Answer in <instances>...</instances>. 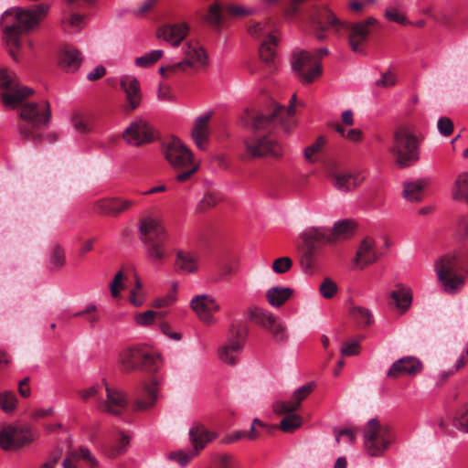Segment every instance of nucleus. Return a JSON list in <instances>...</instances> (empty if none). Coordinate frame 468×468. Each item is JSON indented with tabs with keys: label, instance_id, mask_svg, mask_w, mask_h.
<instances>
[{
	"label": "nucleus",
	"instance_id": "obj_1",
	"mask_svg": "<svg viewBox=\"0 0 468 468\" xmlns=\"http://www.w3.org/2000/svg\"><path fill=\"white\" fill-rule=\"evenodd\" d=\"M0 88L3 90L1 98L4 105L9 109L19 107L20 118L27 122L17 126L19 136L27 141H38L40 135L37 131L46 127L51 118L48 101L23 103L34 90L22 85L16 75L7 69H0Z\"/></svg>",
	"mask_w": 468,
	"mask_h": 468
},
{
	"label": "nucleus",
	"instance_id": "obj_2",
	"mask_svg": "<svg viewBox=\"0 0 468 468\" xmlns=\"http://www.w3.org/2000/svg\"><path fill=\"white\" fill-rule=\"evenodd\" d=\"M376 23L377 20L373 17L356 24L342 22L326 6L315 10L311 17V27L317 39H325L326 33L330 31L338 33L346 30L349 32V45L352 50L358 54H365L364 45L370 33L369 27Z\"/></svg>",
	"mask_w": 468,
	"mask_h": 468
},
{
	"label": "nucleus",
	"instance_id": "obj_3",
	"mask_svg": "<svg viewBox=\"0 0 468 468\" xmlns=\"http://www.w3.org/2000/svg\"><path fill=\"white\" fill-rule=\"evenodd\" d=\"M48 10L49 5L41 3L30 8L12 7L2 15L0 25L3 39L14 59L17 60L14 48L20 47L21 36L37 27Z\"/></svg>",
	"mask_w": 468,
	"mask_h": 468
},
{
	"label": "nucleus",
	"instance_id": "obj_4",
	"mask_svg": "<svg viewBox=\"0 0 468 468\" xmlns=\"http://www.w3.org/2000/svg\"><path fill=\"white\" fill-rule=\"evenodd\" d=\"M138 237L147 261L154 267H162L170 257L168 232L162 220L152 216L144 218L138 226Z\"/></svg>",
	"mask_w": 468,
	"mask_h": 468
},
{
	"label": "nucleus",
	"instance_id": "obj_5",
	"mask_svg": "<svg viewBox=\"0 0 468 468\" xmlns=\"http://www.w3.org/2000/svg\"><path fill=\"white\" fill-rule=\"evenodd\" d=\"M161 154L169 166L176 172V182L188 181L199 170L200 162L178 137L165 139L161 144Z\"/></svg>",
	"mask_w": 468,
	"mask_h": 468
},
{
	"label": "nucleus",
	"instance_id": "obj_6",
	"mask_svg": "<svg viewBox=\"0 0 468 468\" xmlns=\"http://www.w3.org/2000/svg\"><path fill=\"white\" fill-rule=\"evenodd\" d=\"M420 144L412 124L398 126L393 132L389 149L396 165L400 168L415 165L420 160Z\"/></svg>",
	"mask_w": 468,
	"mask_h": 468
},
{
	"label": "nucleus",
	"instance_id": "obj_7",
	"mask_svg": "<svg viewBox=\"0 0 468 468\" xmlns=\"http://www.w3.org/2000/svg\"><path fill=\"white\" fill-rule=\"evenodd\" d=\"M463 270V261L457 252L442 255L434 262L438 282L448 294H456L464 286L465 275Z\"/></svg>",
	"mask_w": 468,
	"mask_h": 468
},
{
	"label": "nucleus",
	"instance_id": "obj_8",
	"mask_svg": "<svg viewBox=\"0 0 468 468\" xmlns=\"http://www.w3.org/2000/svg\"><path fill=\"white\" fill-rule=\"evenodd\" d=\"M119 364L122 370L155 371L158 367L159 356L147 346H134L124 348L119 354Z\"/></svg>",
	"mask_w": 468,
	"mask_h": 468
},
{
	"label": "nucleus",
	"instance_id": "obj_9",
	"mask_svg": "<svg viewBox=\"0 0 468 468\" xmlns=\"http://www.w3.org/2000/svg\"><path fill=\"white\" fill-rule=\"evenodd\" d=\"M327 54L328 49L326 48H321L315 53L302 50L293 54L292 67L302 82L311 83L321 75L320 60Z\"/></svg>",
	"mask_w": 468,
	"mask_h": 468
},
{
	"label": "nucleus",
	"instance_id": "obj_10",
	"mask_svg": "<svg viewBox=\"0 0 468 468\" xmlns=\"http://www.w3.org/2000/svg\"><path fill=\"white\" fill-rule=\"evenodd\" d=\"M247 30L251 37L262 39L259 48L261 58L266 63L272 62L276 54L278 37L274 34L271 21L265 19L259 22H250Z\"/></svg>",
	"mask_w": 468,
	"mask_h": 468
},
{
	"label": "nucleus",
	"instance_id": "obj_11",
	"mask_svg": "<svg viewBox=\"0 0 468 468\" xmlns=\"http://www.w3.org/2000/svg\"><path fill=\"white\" fill-rule=\"evenodd\" d=\"M393 440L391 429L380 425L377 419H371L364 433V444L367 453L371 456H379L388 447Z\"/></svg>",
	"mask_w": 468,
	"mask_h": 468
},
{
	"label": "nucleus",
	"instance_id": "obj_12",
	"mask_svg": "<svg viewBox=\"0 0 468 468\" xmlns=\"http://www.w3.org/2000/svg\"><path fill=\"white\" fill-rule=\"evenodd\" d=\"M37 432L28 426L5 425L0 426V447L13 450L35 440Z\"/></svg>",
	"mask_w": 468,
	"mask_h": 468
},
{
	"label": "nucleus",
	"instance_id": "obj_13",
	"mask_svg": "<svg viewBox=\"0 0 468 468\" xmlns=\"http://www.w3.org/2000/svg\"><path fill=\"white\" fill-rule=\"evenodd\" d=\"M246 152L250 158H260L266 155L280 157L282 155L281 144L268 135L254 134L244 140Z\"/></svg>",
	"mask_w": 468,
	"mask_h": 468
},
{
	"label": "nucleus",
	"instance_id": "obj_14",
	"mask_svg": "<svg viewBox=\"0 0 468 468\" xmlns=\"http://www.w3.org/2000/svg\"><path fill=\"white\" fill-rule=\"evenodd\" d=\"M182 51L185 58L177 62V69H181L183 73H189L192 70L205 68L207 64V52L198 42L186 41Z\"/></svg>",
	"mask_w": 468,
	"mask_h": 468
},
{
	"label": "nucleus",
	"instance_id": "obj_15",
	"mask_svg": "<svg viewBox=\"0 0 468 468\" xmlns=\"http://www.w3.org/2000/svg\"><path fill=\"white\" fill-rule=\"evenodd\" d=\"M246 338V329L239 325L232 327L227 342L219 348L218 356L226 364H236L238 357L241 354Z\"/></svg>",
	"mask_w": 468,
	"mask_h": 468
},
{
	"label": "nucleus",
	"instance_id": "obj_16",
	"mask_svg": "<svg viewBox=\"0 0 468 468\" xmlns=\"http://www.w3.org/2000/svg\"><path fill=\"white\" fill-rule=\"evenodd\" d=\"M296 101V95H293L291 100V105L285 111L282 106L273 104L271 112L270 113H258L253 117L252 127L256 131H271L276 127L277 124H282V116L287 113L292 116L294 114V103Z\"/></svg>",
	"mask_w": 468,
	"mask_h": 468
},
{
	"label": "nucleus",
	"instance_id": "obj_17",
	"mask_svg": "<svg viewBox=\"0 0 468 468\" xmlns=\"http://www.w3.org/2000/svg\"><path fill=\"white\" fill-rule=\"evenodd\" d=\"M190 308L196 314L197 318L207 325L216 323L214 314L220 310V305L214 296L211 294L195 295L189 303Z\"/></svg>",
	"mask_w": 468,
	"mask_h": 468
},
{
	"label": "nucleus",
	"instance_id": "obj_18",
	"mask_svg": "<svg viewBox=\"0 0 468 468\" xmlns=\"http://www.w3.org/2000/svg\"><path fill=\"white\" fill-rule=\"evenodd\" d=\"M127 405L128 399L125 393L107 385L104 397L99 404V410L112 415H120L126 410Z\"/></svg>",
	"mask_w": 468,
	"mask_h": 468
},
{
	"label": "nucleus",
	"instance_id": "obj_19",
	"mask_svg": "<svg viewBox=\"0 0 468 468\" xmlns=\"http://www.w3.org/2000/svg\"><path fill=\"white\" fill-rule=\"evenodd\" d=\"M122 137L128 144L138 146L150 143L154 134L150 125L145 121L138 119L124 130Z\"/></svg>",
	"mask_w": 468,
	"mask_h": 468
},
{
	"label": "nucleus",
	"instance_id": "obj_20",
	"mask_svg": "<svg viewBox=\"0 0 468 468\" xmlns=\"http://www.w3.org/2000/svg\"><path fill=\"white\" fill-rule=\"evenodd\" d=\"M422 370V363L415 356L401 357L391 365L387 376L390 378H399L404 376H416Z\"/></svg>",
	"mask_w": 468,
	"mask_h": 468
},
{
	"label": "nucleus",
	"instance_id": "obj_21",
	"mask_svg": "<svg viewBox=\"0 0 468 468\" xmlns=\"http://www.w3.org/2000/svg\"><path fill=\"white\" fill-rule=\"evenodd\" d=\"M134 204L133 200L121 197L102 198L95 202L93 210L97 214L115 217L128 210Z\"/></svg>",
	"mask_w": 468,
	"mask_h": 468
},
{
	"label": "nucleus",
	"instance_id": "obj_22",
	"mask_svg": "<svg viewBox=\"0 0 468 468\" xmlns=\"http://www.w3.org/2000/svg\"><path fill=\"white\" fill-rule=\"evenodd\" d=\"M212 112H205L201 115L197 116L194 122L193 128L191 131V138L199 150H206L209 135L210 127L209 120L211 119Z\"/></svg>",
	"mask_w": 468,
	"mask_h": 468
},
{
	"label": "nucleus",
	"instance_id": "obj_23",
	"mask_svg": "<svg viewBox=\"0 0 468 468\" xmlns=\"http://www.w3.org/2000/svg\"><path fill=\"white\" fill-rule=\"evenodd\" d=\"M314 384L313 382L307 383L297 388L292 398L289 401H276L273 404V410L277 414H285L295 411L301 405V402L309 396L313 391Z\"/></svg>",
	"mask_w": 468,
	"mask_h": 468
},
{
	"label": "nucleus",
	"instance_id": "obj_24",
	"mask_svg": "<svg viewBox=\"0 0 468 468\" xmlns=\"http://www.w3.org/2000/svg\"><path fill=\"white\" fill-rule=\"evenodd\" d=\"M175 266L182 274L196 273L200 266V253L196 250H179L176 255Z\"/></svg>",
	"mask_w": 468,
	"mask_h": 468
},
{
	"label": "nucleus",
	"instance_id": "obj_25",
	"mask_svg": "<svg viewBox=\"0 0 468 468\" xmlns=\"http://www.w3.org/2000/svg\"><path fill=\"white\" fill-rule=\"evenodd\" d=\"M121 87L125 93L127 101L124 110L132 112L138 108L142 101L139 81L133 76H123L121 79Z\"/></svg>",
	"mask_w": 468,
	"mask_h": 468
},
{
	"label": "nucleus",
	"instance_id": "obj_26",
	"mask_svg": "<svg viewBox=\"0 0 468 468\" xmlns=\"http://www.w3.org/2000/svg\"><path fill=\"white\" fill-rule=\"evenodd\" d=\"M189 27L186 23H175L165 25L159 28L157 37L172 46H178L179 43L186 37Z\"/></svg>",
	"mask_w": 468,
	"mask_h": 468
},
{
	"label": "nucleus",
	"instance_id": "obj_27",
	"mask_svg": "<svg viewBox=\"0 0 468 468\" xmlns=\"http://www.w3.org/2000/svg\"><path fill=\"white\" fill-rule=\"evenodd\" d=\"M82 62L80 52L71 46H64L60 48L58 57V67L66 72L76 71Z\"/></svg>",
	"mask_w": 468,
	"mask_h": 468
},
{
	"label": "nucleus",
	"instance_id": "obj_28",
	"mask_svg": "<svg viewBox=\"0 0 468 468\" xmlns=\"http://www.w3.org/2000/svg\"><path fill=\"white\" fill-rule=\"evenodd\" d=\"M334 186L341 192H349L361 185L363 177L348 171L335 172L331 176Z\"/></svg>",
	"mask_w": 468,
	"mask_h": 468
},
{
	"label": "nucleus",
	"instance_id": "obj_29",
	"mask_svg": "<svg viewBox=\"0 0 468 468\" xmlns=\"http://www.w3.org/2000/svg\"><path fill=\"white\" fill-rule=\"evenodd\" d=\"M60 26L69 34H77L86 26V15L64 9L61 14Z\"/></svg>",
	"mask_w": 468,
	"mask_h": 468
},
{
	"label": "nucleus",
	"instance_id": "obj_30",
	"mask_svg": "<svg viewBox=\"0 0 468 468\" xmlns=\"http://www.w3.org/2000/svg\"><path fill=\"white\" fill-rule=\"evenodd\" d=\"M216 438V433L209 431L203 424L195 423L189 429V440L196 453Z\"/></svg>",
	"mask_w": 468,
	"mask_h": 468
},
{
	"label": "nucleus",
	"instance_id": "obj_31",
	"mask_svg": "<svg viewBox=\"0 0 468 468\" xmlns=\"http://www.w3.org/2000/svg\"><path fill=\"white\" fill-rule=\"evenodd\" d=\"M377 260V252L375 250V242L371 238H366L362 240L355 259V263L363 269L368 264L375 262Z\"/></svg>",
	"mask_w": 468,
	"mask_h": 468
},
{
	"label": "nucleus",
	"instance_id": "obj_32",
	"mask_svg": "<svg viewBox=\"0 0 468 468\" xmlns=\"http://www.w3.org/2000/svg\"><path fill=\"white\" fill-rule=\"evenodd\" d=\"M304 242L311 248L332 244L330 233L324 228H310L303 233Z\"/></svg>",
	"mask_w": 468,
	"mask_h": 468
},
{
	"label": "nucleus",
	"instance_id": "obj_33",
	"mask_svg": "<svg viewBox=\"0 0 468 468\" xmlns=\"http://www.w3.org/2000/svg\"><path fill=\"white\" fill-rule=\"evenodd\" d=\"M293 295V290L290 287L273 286L266 291V299L270 305L281 307Z\"/></svg>",
	"mask_w": 468,
	"mask_h": 468
},
{
	"label": "nucleus",
	"instance_id": "obj_34",
	"mask_svg": "<svg viewBox=\"0 0 468 468\" xmlns=\"http://www.w3.org/2000/svg\"><path fill=\"white\" fill-rule=\"evenodd\" d=\"M158 387L155 381L144 384L143 396H147L146 399L139 398L135 401V409L137 410H145L152 408L157 399Z\"/></svg>",
	"mask_w": 468,
	"mask_h": 468
},
{
	"label": "nucleus",
	"instance_id": "obj_35",
	"mask_svg": "<svg viewBox=\"0 0 468 468\" xmlns=\"http://www.w3.org/2000/svg\"><path fill=\"white\" fill-rule=\"evenodd\" d=\"M107 384L102 381L101 383L95 384L86 388L80 389L78 391V395L83 402H89L93 400L97 408L99 409V404L101 402L104 397V391Z\"/></svg>",
	"mask_w": 468,
	"mask_h": 468
},
{
	"label": "nucleus",
	"instance_id": "obj_36",
	"mask_svg": "<svg viewBox=\"0 0 468 468\" xmlns=\"http://www.w3.org/2000/svg\"><path fill=\"white\" fill-rule=\"evenodd\" d=\"M355 228V222L350 219H344L335 222L331 232H329L332 237V244L335 243L339 239L349 238L353 234Z\"/></svg>",
	"mask_w": 468,
	"mask_h": 468
},
{
	"label": "nucleus",
	"instance_id": "obj_37",
	"mask_svg": "<svg viewBox=\"0 0 468 468\" xmlns=\"http://www.w3.org/2000/svg\"><path fill=\"white\" fill-rule=\"evenodd\" d=\"M425 186L426 183L424 180L405 183L403 197L410 202L419 201L423 197V189Z\"/></svg>",
	"mask_w": 468,
	"mask_h": 468
},
{
	"label": "nucleus",
	"instance_id": "obj_38",
	"mask_svg": "<svg viewBox=\"0 0 468 468\" xmlns=\"http://www.w3.org/2000/svg\"><path fill=\"white\" fill-rule=\"evenodd\" d=\"M452 197L458 201H468V173L460 174L452 187Z\"/></svg>",
	"mask_w": 468,
	"mask_h": 468
},
{
	"label": "nucleus",
	"instance_id": "obj_39",
	"mask_svg": "<svg viewBox=\"0 0 468 468\" xmlns=\"http://www.w3.org/2000/svg\"><path fill=\"white\" fill-rule=\"evenodd\" d=\"M250 319L254 324H257L267 329L269 324L273 323L274 316L271 313L261 308V307H252L250 310Z\"/></svg>",
	"mask_w": 468,
	"mask_h": 468
},
{
	"label": "nucleus",
	"instance_id": "obj_40",
	"mask_svg": "<svg viewBox=\"0 0 468 468\" xmlns=\"http://www.w3.org/2000/svg\"><path fill=\"white\" fill-rule=\"evenodd\" d=\"M391 298L397 308L406 310L411 303V293L409 288L399 286L391 292Z\"/></svg>",
	"mask_w": 468,
	"mask_h": 468
},
{
	"label": "nucleus",
	"instance_id": "obj_41",
	"mask_svg": "<svg viewBox=\"0 0 468 468\" xmlns=\"http://www.w3.org/2000/svg\"><path fill=\"white\" fill-rule=\"evenodd\" d=\"M350 315L359 325H369L373 322V315L370 311L362 306H352Z\"/></svg>",
	"mask_w": 468,
	"mask_h": 468
},
{
	"label": "nucleus",
	"instance_id": "obj_42",
	"mask_svg": "<svg viewBox=\"0 0 468 468\" xmlns=\"http://www.w3.org/2000/svg\"><path fill=\"white\" fill-rule=\"evenodd\" d=\"M325 144L326 138L324 136H319L314 144L304 149V158L309 163L316 162L317 154L322 151Z\"/></svg>",
	"mask_w": 468,
	"mask_h": 468
},
{
	"label": "nucleus",
	"instance_id": "obj_43",
	"mask_svg": "<svg viewBox=\"0 0 468 468\" xmlns=\"http://www.w3.org/2000/svg\"><path fill=\"white\" fill-rule=\"evenodd\" d=\"M161 49H154L135 58L134 63L140 68H148L157 62L163 56Z\"/></svg>",
	"mask_w": 468,
	"mask_h": 468
},
{
	"label": "nucleus",
	"instance_id": "obj_44",
	"mask_svg": "<svg viewBox=\"0 0 468 468\" xmlns=\"http://www.w3.org/2000/svg\"><path fill=\"white\" fill-rule=\"evenodd\" d=\"M256 425H261V422L255 419L253 420V423L251 425V428H250V431H234L233 433L229 434V436H227L225 439H224V442L225 443H230V442H233V441H239V440H241V439H248V440H254L256 439L257 435L255 434V426Z\"/></svg>",
	"mask_w": 468,
	"mask_h": 468
},
{
	"label": "nucleus",
	"instance_id": "obj_45",
	"mask_svg": "<svg viewBox=\"0 0 468 468\" xmlns=\"http://www.w3.org/2000/svg\"><path fill=\"white\" fill-rule=\"evenodd\" d=\"M268 330L276 341H285L287 338L286 329L284 324L277 317L274 316V321L269 324Z\"/></svg>",
	"mask_w": 468,
	"mask_h": 468
},
{
	"label": "nucleus",
	"instance_id": "obj_46",
	"mask_svg": "<svg viewBox=\"0 0 468 468\" xmlns=\"http://www.w3.org/2000/svg\"><path fill=\"white\" fill-rule=\"evenodd\" d=\"M453 425L460 431L468 433V405L463 406L455 413Z\"/></svg>",
	"mask_w": 468,
	"mask_h": 468
},
{
	"label": "nucleus",
	"instance_id": "obj_47",
	"mask_svg": "<svg viewBox=\"0 0 468 468\" xmlns=\"http://www.w3.org/2000/svg\"><path fill=\"white\" fill-rule=\"evenodd\" d=\"M17 404L16 395L10 391L0 393V409L6 412L11 413L15 410Z\"/></svg>",
	"mask_w": 468,
	"mask_h": 468
},
{
	"label": "nucleus",
	"instance_id": "obj_48",
	"mask_svg": "<svg viewBox=\"0 0 468 468\" xmlns=\"http://www.w3.org/2000/svg\"><path fill=\"white\" fill-rule=\"evenodd\" d=\"M302 425V418L298 414H288L280 423L281 429L285 432H292Z\"/></svg>",
	"mask_w": 468,
	"mask_h": 468
},
{
	"label": "nucleus",
	"instance_id": "obj_49",
	"mask_svg": "<svg viewBox=\"0 0 468 468\" xmlns=\"http://www.w3.org/2000/svg\"><path fill=\"white\" fill-rule=\"evenodd\" d=\"M335 130L340 133L342 137L350 142L356 143L362 139V132L360 129L351 128L346 130L341 123H336L335 124Z\"/></svg>",
	"mask_w": 468,
	"mask_h": 468
},
{
	"label": "nucleus",
	"instance_id": "obj_50",
	"mask_svg": "<svg viewBox=\"0 0 468 468\" xmlns=\"http://www.w3.org/2000/svg\"><path fill=\"white\" fill-rule=\"evenodd\" d=\"M129 300L130 303L134 306H141L145 302V293L138 278H136L134 289H133L130 292Z\"/></svg>",
	"mask_w": 468,
	"mask_h": 468
},
{
	"label": "nucleus",
	"instance_id": "obj_51",
	"mask_svg": "<svg viewBox=\"0 0 468 468\" xmlns=\"http://www.w3.org/2000/svg\"><path fill=\"white\" fill-rule=\"evenodd\" d=\"M292 267V261L290 257H280L273 261L271 269L276 274H284Z\"/></svg>",
	"mask_w": 468,
	"mask_h": 468
},
{
	"label": "nucleus",
	"instance_id": "obj_52",
	"mask_svg": "<svg viewBox=\"0 0 468 468\" xmlns=\"http://www.w3.org/2000/svg\"><path fill=\"white\" fill-rule=\"evenodd\" d=\"M159 313L148 310L143 313H138L134 315V321L138 325L150 326L154 324L155 318Z\"/></svg>",
	"mask_w": 468,
	"mask_h": 468
},
{
	"label": "nucleus",
	"instance_id": "obj_53",
	"mask_svg": "<svg viewBox=\"0 0 468 468\" xmlns=\"http://www.w3.org/2000/svg\"><path fill=\"white\" fill-rule=\"evenodd\" d=\"M197 453L196 451L186 452L183 451L172 452L168 454V458L176 462L180 466H186Z\"/></svg>",
	"mask_w": 468,
	"mask_h": 468
},
{
	"label": "nucleus",
	"instance_id": "obj_54",
	"mask_svg": "<svg viewBox=\"0 0 468 468\" xmlns=\"http://www.w3.org/2000/svg\"><path fill=\"white\" fill-rule=\"evenodd\" d=\"M321 295L325 299H331L337 292L336 283L330 278H324L319 286Z\"/></svg>",
	"mask_w": 468,
	"mask_h": 468
},
{
	"label": "nucleus",
	"instance_id": "obj_55",
	"mask_svg": "<svg viewBox=\"0 0 468 468\" xmlns=\"http://www.w3.org/2000/svg\"><path fill=\"white\" fill-rule=\"evenodd\" d=\"M225 10L228 14L236 17L247 16L255 13V9L253 8H247L234 4H229L226 5Z\"/></svg>",
	"mask_w": 468,
	"mask_h": 468
},
{
	"label": "nucleus",
	"instance_id": "obj_56",
	"mask_svg": "<svg viewBox=\"0 0 468 468\" xmlns=\"http://www.w3.org/2000/svg\"><path fill=\"white\" fill-rule=\"evenodd\" d=\"M71 123L73 127L80 133H87L91 129L89 120L80 113H76L72 116Z\"/></svg>",
	"mask_w": 468,
	"mask_h": 468
},
{
	"label": "nucleus",
	"instance_id": "obj_57",
	"mask_svg": "<svg viewBox=\"0 0 468 468\" xmlns=\"http://www.w3.org/2000/svg\"><path fill=\"white\" fill-rule=\"evenodd\" d=\"M176 301V293L170 292L164 296L154 300L152 306L154 308H165L173 305Z\"/></svg>",
	"mask_w": 468,
	"mask_h": 468
},
{
	"label": "nucleus",
	"instance_id": "obj_58",
	"mask_svg": "<svg viewBox=\"0 0 468 468\" xmlns=\"http://www.w3.org/2000/svg\"><path fill=\"white\" fill-rule=\"evenodd\" d=\"M206 20L207 23L215 27H218L220 25L222 17L218 4L216 3L209 7Z\"/></svg>",
	"mask_w": 468,
	"mask_h": 468
},
{
	"label": "nucleus",
	"instance_id": "obj_59",
	"mask_svg": "<svg viewBox=\"0 0 468 468\" xmlns=\"http://www.w3.org/2000/svg\"><path fill=\"white\" fill-rule=\"evenodd\" d=\"M129 443V437L122 432L119 434L118 442L115 446L112 447L111 452L109 453L111 458H115L119 454H122L125 450Z\"/></svg>",
	"mask_w": 468,
	"mask_h": 468
},
{
	"label": "nucleus",
	"instance_id": "obj_60",
	"mask_svg": "<svg viewBox=\"0 0 468 468\" xmlns=\"http://www.w3.org/2000/svg\"><path fill=\"white\" fill-rule=\"evenodd\" d=\"M219 200L220 198L217 194L212 192L207 193L200 200L198 204V209L206 210L212 207H215L219 202Z\"/></svg>",
	"mask_w": 468,
	"mask_h": 468
},
{
	"label": "nucleus",
	"instance_id": "obj_61",
	"mask_svg": "<svg viewBox=\"0 0 468 468\" xmlns=\"http://www.w3.org/2000/svg\"><path fill=\"white\" fill-rule=\"evenodd\" d=\"M50 264L54 268H60L65 264V253L62 248L56 246L50 255Z\"/></svg>",
	"mask_w": 468,
	"mask_h": 468
},
{
	"label": "nucleus",
	"instance_id": "obj_62",
	"mask_svg": "<svg viewBox=\"0 0 468 468\" xmlns=\"http://www.w3.org/2000/svg\"><path fill=\"white\" fill-rule=\"evenodd\" d=\"M122 280L123 273L122 271H120L115 274L112 282L110 284V290L112 297L117 298L120 295V292L123 288Z\"/></svg>",
	"mask_w": 468,
	"mask_h": 468
},
{
	"label": "nucleus",
	"instance_id": "obj_63",
	"mask_svg": "<svg viewBox=\"0 0 468 468\" xmlns=\"http://www.w3.org/2000/svg\"><path fill=\"white\" fill-rule=\"evenodd\" d=\"M437 127H438L440 133L443 136L451 135L453 131V123L447 117H441L438 120Z\"/></svg>",
	"mask_w": 468,
	"mask_h": 468
},
{
	"label": "nucleus",
	"instance_id": "obj_64",
	"mask_svg": "<svg viewBox=\"0 0 468 468\" xmlns=\"http://www.w3.org/2000/svg\"><path fill=\"white\" fill-rule=\"evenodd\" d=\"M359 351L360 346L358 341L356 340L346 342L341 348V354L346 356H356L359 354Z\"/></svg>",
	"mask_w": 468,
	"mask_h": 468
}]
</instances>
